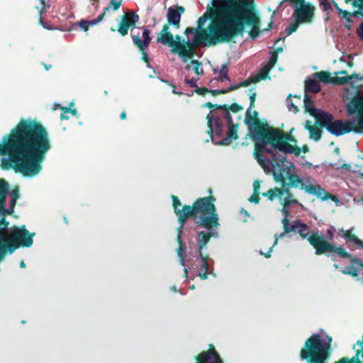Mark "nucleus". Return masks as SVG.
Instances as JSON below:
<instances>
[{
  "label": "nucleus",
  "mask_w": 363,
  "mask_h": 363,
  "mask_svg": "<svg viewBox=\"0 0 363 363\" xmlns=\"http://www.w3.org/2000/svg\"><path fill=\"white\" fill-rule=\"evenodd\" d=\"M235 0H211L206 12L198 19V28L188 27L184 32L186 38L179 35L173 36L169 26H163L157 41L171 48L184 63L195 52L200 45L217 44L230 41L233 37L242 35L244 24L251 27L249 35L256 38L259 33V20L250 10L234 4Z\"/></svg>",
  "instance_id": "nucleus-1"
},
{
  "label": "nucleus",
  "mask_w": 363,
  "mask_h": 363,
  "mask_svg": "<svg viewBox=\"0 0 363 363\" xmlns=\"http://www.w3.org/2000/svg\"><path fill=\"white\" fill-rule=\"evenodd\" d=\"M51 144L46 129L30 119H22L4 136L0 144V153L4 168H11L24 176L38 175L42 170V163Z\"/></svg>",
  "instance_id": "nucleus-2"
},
{
  "label": "nucleus",
  "mask_w": 363,
  "mask_h": 363,
  "mask_svg": "<svg viewBox=\"0 0 363 363\" xmlns=\"http://www.w3.org/2000/svg\"><path fill=\"white\" fill-rule=\"evenodd\" d=\"M174 213L178 217L179 227L178 228L177 242L179 248L177 250L179 263L184 267V277H188L190 268L185 264L186 248L182 240V233L184 225L190 216H194L196 224V245L198 247V256L191 260L188 259L191 268L197 272V276L201 279H207L209 273L208 257H203L202 250L205 249L211 238L219 236L216 228L220 225L218 215L216 213V206L213 203L215 199L213 196H207L199 199L193 205L182 206L180 201L175 196H172Z\"/></svg>",
  "instance_id": "nucleus-3"
},
{
  "label": "nucleus",
  "mask_w": 363,
  "mask_h": 363,
  "mask_svg": "<svg viewBox=\"0 0 363 363\" xmlns=\"http://www.w3.org/2000/svg\"><path fill=\"white\" fill-rule=\"evenodd\" d=\"M252 137L255 142V157L258 163L265 171L264 163L280 164L289 162L286 160V154H294L296 156L301 152H307L308 147L303 145L302 148L294 146L286 142L280 141L282 139L292 140L289 135H284L281 130L262 127L259 130L254 129Z\"/></svg>",
  "instance_id": "nucleus-4"
},
{
  "label": "nucleus",
  "mask_w": 363,
  "mask_h": 363,
  "mask_svg": "<svg viewBox=\"0 0 363 363\" xmlns=\"http://www.w3.org/2000/svg\"><path fill=\"white\" fill-rule=\"evenodd\" d=\"M9 184L3 179H0V261L3 259L6 252L11 254L18 247H29L33 245V237L24 225L15 228L11 235L6 233L9 223L4 220L6 214L11 213L18 199V189L10 192L11 202L9 208H6L5 199L9 194Z\"/></svg>",
  "instance_id": "nucleus-5"
},
{
  "label": "nucleus",
  "mask_w": 363,
  "mask_h": 363,
  "mask_svg": "<svg viewBox=\"0 0 363 363\" xmlns=\"http://www.w3.org/2000/svg\"><path fill=\"white\" fill-rule=\"evenodd\" d=\"M267 174L272 173L276 182H280L283 186H287L293 188H300L306 193L316 196L323 201L331 199L333 201H337L335 196L330 195L319 184H313V179L311 177L306 176L301 177L296 174L294 164L292 162L275 164L264 163Z\"/></svg>",
  "instance_id": "nucleus-6"
},
{
  "label": "nucleus",
  "mask_w": 363,
  "mask_h": 363,
  "mask_svg": "<svg viewBox=\"0 0 363 363\" xmlns=\"http://www.w3.org/2000/svg\"><path fill=\"white\" fill-rule=\"evenodd\" d=\"M206 106L214 108L216 105L208 103ZM208 125L211 133V140L217 145H227L238 138L237 125L233 124L226 105L217 106L207 116Z\"/></svg>",
  "instance_id": "nucleus-7"
},
{
  "label": "nucleus",
  "mask_w": 363,
  "mask_h": 363,
  "mask_svg": "<svg viewBox=\"0 0 363 363\" xmlns=\"http://www.w3.org/2000/svg\"><path fill=\"white\" fill-rule=\"evenodd\" d=\"M343 96L350 99L345 104L347 115L352 116L356 114V116L345 122L341 120L332 122L330 125H328L327 130L335 136L352 131L363 133V96L356 91L352 98H349L346 94Z\"/></svg>",
  "instance_id": "nucleus-8"
},
{
  "label": "nucleus",
  "mask_w": 363,
  "mask_h": 363,
  "mask_svg": "<svg viewBox=\"0 0 363 363\" xmlns=\"http://www.w3.org/2000/svg\"><path fill=\"white\" fill-rule=\"evenodd\" d=\"M332 337L321 332L307 339L301 351V358L307 363H325L329 357Z\"/></svg>",
  "instance_id": "nucleus-9"
},
{
  "label": "nucleus",
  "mask_w": 363,
  "mask_h": 363,
  "mask_svg": "<svg viewBox=\"0 0 363 363\" xmlns=\"http://www.w3.org/2000/svg\"><path fill=\"white\" fill-rule=\"evenodd\" d=\"M263 196L273 201L279 199L280 203L283 206L281 212L284 216L282 219L284 229L286 232H291V226L289 223L288 216L289 213V207L292 204H298V201L291 199V195L287 189H281L277 187L268 190L263 194Z\"/></svg>",
  "instance_id": "nucleus-10"
},
{
  "label": "nucleus",
  "mask_w": 363,
  "mask_h": 363,
  "mask_svg": "<svg viewBox=\"0 0 363 363\" xmlns=\"http://www.w3.org/2000/svg\"><path fill=\"white\" fill-rule=\"evenodd\" d=\"M303 237L307 238L308 241L315 249L316 255L330 252L336 253L340 257H351V255L344 247H336L323 240V236L318 230L313 231Z\"/></svg>",
  "instance_id": "nucleus-11"
},
{
  "label": "nucleus",
  "mask_w": 363,
  "mask_h": 363,
  "mask_svg": "<svg viewBox=\"0 0 363 363\" xmlns=\"http://www.w3.org/2000/svg\"><path fill=\"white\" fill-rule=\"evenodd\" d=\"M295 2L294 11L292 18L301 23L312 22L314 16L315 7L304 0H294Z\"/></svg>",
  "instance_id": "nucleus-12"
},
{
  "label": "nucleus",
  "mask_w": 363,
  "mask_h": 363,
  "mask_svg": "<svg viewBox=\"0 0 363 363\" xmlns=\"http://www.w3.org/2000/svg\"><path fill=\"white\" fill-rule=\"evenodd\" d=\"M139 18L135 14H125L122 18L118 29V33L121 35L128 34V30L130 28L135 27V23L138 21Z\"/></svg>",
  "instance_id": "nucleus-13"
},
{
  "label": "nucleus",
  "mask_w": 363,
  "mask_h": 363,
  "mask_svg": "<svg viewBox=\"0 0 363 363\" xmlns=\"http://www.w3.org/2000/svg\"><path fill=\"white\" fill-rule=\"evenodd\" d=\"M196 363H222L218 354L213 350L203 352L195 357Z\"/></svg>",
  "instance_id": "nucleus-14"
},
{
  "label": "nucleus",
  "mask_w": 363,
  "mask_h": 363,
  "mask_svg": "<svg viewBox=\"0 0 363 363\" xmlns=\"http://www.w3.org/2000/svg\"><path fill=\"white\" fill-rule=\"evenodd\" d=\"M184 9L180 7H169L167 11V21L168 25L176 26L179 27V23L181 21V16L184 13Z\"/></svg>",
  "instance_id": "nucleus-15"
},
{
  "label": "nucleus",
  "mask_w": 363,
  "mask_h": 363,
  "mask_svg": "<svg viewBox=\"0 0 363 363\" xmlns=\"http://www.w3.org/2000/svg\"><path fill=\"white\" fill-rule=\"evenodd\" d=\"M142 38L143 40H141L138 35H133L132 37L134 45H135L140 50H145L150 43L151 37L148 29L145 28L143 30Z\"/></svg>",
  "instance_id": "nucleus-16"
},
{
  "label": "nucleus",
  "mask_w": 363,
  "mask_h": 363,
  "mask_svg": "<svg viewBox=\"0 0 363 363\" xmlns=\"http://www.w3.org/2000/svg\"><path fill=\"white\" fill-rule=\"evenodd\" d=\"M277 63V57L273 55L270 57L269 62L261 69L259 74L254 77L252 79V82H257L267 78L269 72L273 68Z\"/></svg>",
  "instance_id": "nucleus-17"
},
{
  "label": "nucleus",
  "mask_w": 363,
  "mask_h": 363,
  "mask_svg": "<svg viewBox=\"0 0 363 363\" xmlns=\"http://www.w3.org/2000/svg\"><path fill=\"white\" fill-rule=\"evenodd\" d=\"M363 270V262L357 259H351V264L347 268L342 271V274H350L354 277L358 276L359 272Z\"/></svg>",
  "instance_id": "nucleus-18"
},
{
  "label": "nucleus",
  "mask_w": 363,
  "mask_h": 363,
  "mask_svg": "<svg viewBox=\"0 0 363 363\" xmlns=\"http://www.w3.org/2000/svg\"><path fill=\"white\" fill-rule=\"evenodd\" d=\"M313 112H315L313 116L316 118L318 123L327 129L328 125H330L333 122V116L321 111L320 109L313 110Z\"/></svg>",
  "instance_id": "nucleus-19"
},
{
  "label": "nucleus",
  "mask_w": 363,
  "mask_h": 363,
  "mask_svg": "<svg viewBox=\"0 0 363 363\" xmlns=\"http://www.w3.org/2000/svg\"><path fill=\"white\" fill-rule=\"evenodd\" d=\"M193 55L194 54L187 58V62L184 63V69L186 71L193 70L197 76H201L203 72L201 63L195 60H192L191 61L189 60V58L193 56Z\"/></svg>",
  "instance_id": "nucleus-20"
},
{
  "label": "nucleus",
  "mask_w": 363,
  "mask_h": 363,
  "mask_svg": "<svg viewBox=\"0 0 363 363\" xmlns=\"http://www.w3.org/2000/svg\"><path fill=\"white\" fill-rule=\"evenodd\" d=\"M339 231L340 235L345 238L347 242H352L363 250V242L358 239L355 235H352L351 230H345L341 229Z\"/></svg>",
  "instance_id": "nucleus-21"
},
{
  "label": "nucleus",
  "mask_w": 363,
  "mask_h": 363,
  "mask_svg": "<svg viewBox=\"0 0 363 363\" xmlns=\"http://www.w3.org/2000/svg\"><path fill=\"white\" fill-rule=\"evenodd\" d=\"M320 90L318 83L313 79H308L305 82V94L308 92L318 93Z\"/></svg>",
  "instance_id": "nucleus-22"
},
{
  "label": "nucleus",
  "mask_w": 363,
  "mask_h": 363,
  "mask_svg": "<svg viewBox=\"0 0 363 363\" xmlns=\"http://www.w3.org/2000/svg\"><path fill=\"white\" fill-rule=\"evenodd\" d=\"M308 227L306 224L303 223H301L300 221H296L294 224L291 225V232H297L298 233L301 234L302 236V238H305L303 236L306 235L303 233L308 230ZM318 230H315V231H317ZM313 230L310 231L309 233H306V235L310 234Z\"/></svg>",
  "instance_id": "nucleus-23"
},
{
  "label": "nucleus",
  "mask_w": 363,
  "mask_h": 363,
  "mask_svg": "<svg viewBox=\"0 0 363 363\" xmlns=\"http://www.w3.org/2000/svg\"><path fill=\"white\" fill-rule=\"evenodd\" d=\"M305 128L308 130L311 139L317 141L320 138V129L315 125H311L309 121H306Z\"/></svg>",
  "instance_id": "nucleus-24"
},
{
  "label": "nucleus",
  "mask_w": 363,
  "mask_h": 363,
  "mask_svg": "<svg viewBox=\"0 0 363 363\" xmlns=\"http://www.w3.org/2000/svg\"><path fill=\"white\" fill-rule=\"evenodd\" d=\"M362 347V353L361 354V351L357 350L355 354V356L351 359L347 357L342 358L338 362L335 363H363V345Z\"/></svg>",
  "instance_id": "nucleus-25"
},
{
  "label": "nucleus",
  "mask_w": 363,
  "mask_h": 363,
  "mask_svg": "<svg viewBox=\"0 0 363 363\" xmlns=\"http://www.w3.org/2000/svg\"><path fill=\"white\" fill-rule=\"evenodd\" d=\"M103 19V15L99 16L96 18L91 21L82 20L77 23V25L84 31L88 30L89 26H93L101 22Z\"/></svg>",
  "instance_id": "nucleus-26"
},
{
  "label": "nucleus",
  "mask_w": 363,
  "mask_h": 363,
  "mask_svg": "<svg viewBox=\"0 0 363 363\" xmlns=\"http://www.w3.org/2000/svg\"><path fill=\"white\" fill-rule=\"evenodd\" d=\"M303 101L306 111L309 112L310 114L313 116L315 113L313 112V110H318L319 108L313 107V101L308 94H305Z\"/></svg>",
  "instance_id": "nucleus-27"
},
{
  "label": "nucleus",
  "mask_w": 363,
  "mask_h": 363,
  "mask_svg": "<svg viewBox=\"0 0 363 363\" xmlns=\"http://www.w3.org/2000/svg\"><path fill=\"white\" fill-rule=\"evenodd\" d=\"M257 116V112L252 111V107L249 106L246 112V116L245 118V123L249 125L253 124V121Z\"/></svg>",
  "instance_id": "nucleus-28"
},
{
  "label": "nucleus",
  "mask_w": 363,
  "mask_h": 363,
  "mask_svg": "<svg viewBox=\"0 0 363 363\" xmlns=\"http://www.w3.org/2000/svg\"><path fill=\"white\" fill-rule=\"evenodd\" d=\"M122 1L123 0H111L109 6L104 9V12L101 14L103 15V17L110 11V9H112L113 11L118 10L122 4Z\"/></svg>",
  "instance_id": "nucleus-29"
},
{
  "label": "nucleus",
  "mask_w": 363,
  "mask_h": 363,
  "mask_svg": "<svg viewBox=\"0 0 363 363\" xmlns=\"http://www.w3.org/2000/svg\"><path fill=\"white\" fill-rule=\"evenodd\" d=\"M313 77L319 81L323 82H330L331 78L330 74L327 72L321 71L313 74Z\"/></svg>",
  "instance_id": "nucleus-30"
},
{
  "label": "nucleus",
  "mask_w": 363,
  "mask_h": 363,
  "mask_svg": "<svg viewBox=\"0 0 363 363\" xmlns=\"http://www.w3.org/2000/svg\"><path fill=\"white\" fill-rule=\"evenodd\" d=\"M288 233L289 232H286L284 230V232L281 233L279 235H278L277 234H275V235H274L275 240H274V244H273L272 247H271L269 248V251L267 253H264L262 251H260L259 254L264 255V257H267V258L270 257H271V252L272 251L273 247H274L277 244L279 238H284L286 235V234Z\"/></svg>",
  "instance_id": "nucleus-31"
},
{
  "label": "nucleus",
  "mask_w": 363,
  "mask_h": 363,
  "mask_svg": "<svg viewBox=\"0 0 363 363\" xmlns=\"http://www.w3.org/2000/svg\"><path fill=\"white\" fill-rule=\"evenodd\" d=\"M345 1L352 2L353 6L359 9V11H357V13H353L352 16H355L359 13L363 16V0H345Z\"/></svg>",
  "instance_id": "nucleus-32"
},
{
  "label": "nucleus",
  "mask_w": 363,
  "mask_h": 363,
  "mask_svg": "<svg viewBox=\"0 0 363 363\" xmlns=\"http://www.w3.org/2000/svg\"><path fill=\"white\" fill-rule=\"evenodd\" d=\"M300 24H301V23H299L298 21L294 19V21L291 22L289 26L285 29L286 35H291L294 32H295L297 30Z\"/></svg>",
  "instance_id": "nucleus-33"
},
{
  "label": "nucleus",
  "mask_w": 363,
  "mask_h": 363,
  "mask_svg": "<svg viewBox=\"0 0 363 363\" xmlns=\"http://www.w3.org/2000/svg\"><path fill=\"white\" fill-rule=\"evenodd\" d=\"M346 80L347 84L354 86L357 81L363 80V77L359 74H354L350 76H346Z\"/></svg>",
  "instance_id": "nucleus-34"
},
{
  "label": "nucleus",
  "mask_w": 363,
  "mask_h": 363,
  "mask_svg": "<svg viewBox=\"0 0 363 363\" xmlns=\"http://www.w3.org/2000/svg\"><path fill=\"white\" fill-rule=\"evenodd\" d=\"M330 83H333L335 84H347L346 76L345 77H332L330 80Z\"/></svg>",
  "instance_id": "nucleus-35"
},
{
  "label": "nucleus",
  "mask_w": 363,
  "mask_h": 363,
  "mask_svg": "<svg viewBox=\"0 0 363 363\" xmlns=\"http://www.w3.org/2000/svg\"><path fill=\"white\" fill-rule=\"evenodd\" d=\"M291 95H289L287 98V107L289 111H292L294 113L298 112V108L296 106L294 105V104L292 102L291 99Z\"/></svg>",
  "instance_id": "nucleus-36"
},
{
  "label": "nucleus",
  "mask_w": 363,
  "mask_h": 363,
  "mask_svg": "<svg viewBox=\"0 0 363 363\" xmlns=\"http://www.w3.org/2000/svg\"><path fill=\"white\" fill-rule=\"evenodd\" d=\"M333 5L337 10L340 15H342L343 18H346L348 21H350V14L346 11L342 10L337 5V4L335 1H333Z\"/></svg>",
  "instance_id": "nucleus-37"
},
{
  "label": "nucleus",
  "mask_w": 363,
  "mask_h": 363,
  "mask_svg": "<svg viewBox=\"0 0 363 363\" xmlns=\"http://www.w3.org/2000/svg\"><path fill=\"white\" fill-rule=\"evenodd\" d=\"M320 6L324 11H328L332 9L331 4L328 0H319Z\"/></svg>",
  "instance_id": "nucleus-38"
},
{
  "label": "nucleus",
  "mask_w": 363,
  "mask_h": 363,
  "mask_svg": "<svg viewBox=\"0 0 363 363\" xmlns=\"http://www.w3.org/2000/svg\"><path fill=\"white\" fill-rule=\"evenodd\" d=\"M228 67L226 65H223L220 69V75L223 77L225 79L230 81V79L228 75Z\"/></svg>",
  "instance_id": "nucleus-39"
},
{
  "label": "nucleus",
  "mask_w": 363,
  "mask_h": 363,
  "mask_svg": "<svg viewBox=\"0 0 363 363\" xmlns=\"http://www.w3.org/2000/svg\"><path fill=\"white\" fill-rule=\"evenodd\" d=\"M197 80H198L197 79H194V78L189 79L187 77H186L184 79V82L191 87L198 88L197 84H196Z\"/></svg>",
  "instance_id": "nucleus-40"
},
{
  "label": "nucleus",
  "mask_w": 363,
  "mask_h": 363,
  "mask_svg": "<svg viewBox=\"0 0 363 363\" xmlns=\"http://www.w3.org/2000/svg\"><path fill=\"white\" fill-rule=\"evenodd\" d=\"M40 4H42L41 9L40 10V15L41 16L43 13L46 12L47 9L50 8V4L48 1L46 0H39Z\"/></svg>",
  "instance_id": "nucleus-41"
},
{
  "label": "nucleus",
  "mask_w": 363,
  "mask_h": 363,
  "mask_svg": "<svg viewBox=\"0 0 363 363\" xmlns=\"http://www.w3.org/2000/svg\"><path fill=\"white\" fill-rule=\"evenodd\" d=\"M56 106L60 108L63 113L61 114V119L62 120H64V119H66L67 120L69 118V117L66 115L67 113H69V108H65V107H61L60 104H55Z\"/></svg>",
  "instance_id": "nucleus-42"
},
{
  "label": "nucleus",
  "mask_w": 363,
  "mask_h": 363,
  "mask_svg": "<svg viewBox=\"0 0 363 363\" xmlns=\"http://www.w3.org/2000/svg\"><path fill=\"white\" fill-rule=\"evenodd\" d=\"M259 200V194L257 192H253V194L249 198V201L251 203H258Z\"/></svg>",
  "instance_id": "nucleus-43"
},
{
  "label": "nucleus",
  "mask_w": 363,
  "mask_h": 363,
  "mask_svg": "<svg viewBox=\"0 0 363 363\" xmlns=\"http://www.w3.org/2000/svg\"><path fill=\"white\" fill-rule=\"evenodd\" d=\"M250 84V82H249V81L246 80V81H244V82H241V83H240V84H236L235 86H233V87L230 88V89H228V91H230V90H233V89H237V88L240 87V86H248Z\"/></svg>",
  "instance_id": "nucleus-44"
},
{
  "label": "nucleus",
  "mask_w": 363,
  "mask_h": 363,
  "mask_svg": "<svg viewBox=\"0 0 363 363\" xmlns=\"http://www.w3.org/2000/svg\"><path fill=\"white\" fill-rule=\"evenodd\" d=\"M230 109L234 112V113H238L239 111H240L242 109L241 106L236 104H232L230 106Z\"/></svg>",
  "instance_id": "nucleus-45"
},
{
  "label": "nucleus",
  "mask_w": 363,
  "mask_h": 363,
  "mask_svg": "<svg viewBox=\"0 0 363 363\" xmlns=\"http://www.w3.org/2000/svg\"><path fill=\"white\" fill-rule=\"evenodd\" d=\"M260 182L259 181H255L253 183L254 192H257L259 194Z\"/></svg>",
  "instance_id": "nucleus-46"
},
{
  "label": "nucleus",
  "mask_w": 363,
  "mask_h": 363,
  "mask_svg": "<svg viewBox=\"0 0 363 363\" xmlns=\"http://www.w3.org/2000/svg\"><path fill=\"white\" fill-rule=\"evenodd\" d=\"M255 97H256V93L255 92H251L250 94V107H253L254 103H255Z\"/></svg>",
  "instance_id": "nucleus-47"
},
{
  "label": "nucleus",
  "mask_w": 363,
  "mask_h": 363,
  "mask_svg": "<svg viewBox=\"0 0 363 363\" xmlns=\"http://www.w3.org/2000/svg\"><path fill=\"white\" fill-rule=\"evenodd\" d=\"M335 230V229L333 226H331L329 229H328L327 233L329 236L330 240H332L333 238V233H334Z\"/></svg>",
  "instance_id": "nucleus-48"
},
{
  "label": "nucleus",
  "mask_w": 363,
  "mask_h": 363,
  "mask_svg": "<svg viewBox=\"0 0 363 363\" xmlns=\"http://www.w3.org/2000/svg\"><path fill=\"white\" fill-rule=\"evenodd\" d=\"M357 34L360 39L363 40V23H362L357 30Z\"/></svg>",
  "instance_id": "nucleus-49"
},
{
  "label": "nucleus",
  "mask_w": 363,
  "mask_h": 363,
  "mask_svg": "<svg viewBox=\"0 0 363 363\" xmlns=\"http://www.w3.org/2000/svg\"><path fill=\"white\" fill-rule=\"evenodd\" d=\"M74 106V102H71L69 104V107H68L69 108V112L73 115V116H77V109L75 108H73L72 109L71 107H72Z\"/></svg>",
  "instance_id": "nucleus-50"
},
{
  "label": "nucleus",
  "mask_w": 363,
  "mask_h": 363,
  "mask_svg": "<svg viewBox=\"0 0 363 363\" xmlns=\"http://www.w3.org/2000/svg\"><path fill=\"white\" fill-rule=\"evenodd\" d=\"M142 52V60L146 62H147V60H148V55H147V52L145 51V50H140Z\"/></svg>",
  "instance_id": "nucleus-51"
},
{
  "label": "nucleus",
  "mask_w": 363,
  "mask_h": 363,
  "mask_svg": "<svg viewBox=\"0 0 363 363\" xmlns=\"http://www.w3.org/2000/svg\"><path fill=\"white\" fill-rule=\"evenodd\" d=\"M283 51V48L281 47H277L276 48V50H274V52L272 54L271 56H273V55H276V57H277V55L281 53V52Z\"/></svg>",
  "instance_id": "nucleus-52"
},
{
  "label": "nucleus",
  "mask_w": 363,
  "mask_h": 363,
  "mask_svg": "<svg viewBox=\"0 0 363 363\" xmlns=\"http://www.w3.org/2000/svg\"><path fill=\"white\" fill-rule=\"evenodd\" d=\"M196 91L197 93H199V94H201V95H204L205 93L208 91V89H199V88H197Z\"/></svg>",
  "instance_id": "nucleus-53"
},
{
  "label": "nucleus",
  "mask_w": 363,
  "mask_h": 363,
  "mask_svg": "<svg viewBox=\"0 0 363 363\" xmlns=\"http://www.w3.org/2000/svg\"><path fill=\"white\" fill-rule=\"evenodd\" d=\"M303 165L306 166L308 168H311L313 167V164L309 162H306L303 163Z\"/></svg>",
  "instance_id": "nucleus-54"
},
{
  "label": "nucleus",
  "mask_w": 363,
  "mask_h": 363,
  "mask_svg": "<svg viewBox=\"0 0 363 363\" xmlns=\"http://www.w3.org/2000/svg\"><path fill=\"white\" fill-rule=\"evenodd\" d=\"M240 213L244 214L245 216H249V213H247V211L243 208L241 209Z\"/></svg>",
  "instance_id": "nucleus-55"
},
{
  "label": "nucleus",
  "mask_w": 363,
  "mask_h": 363,
  "mask_svg": "<svg viewBox=\"0 0 363 363\" xmlns=\"http://www.w3.org/2000/svg\"><path fill=\"white\" fill-rule=\"evenodd\" d=\"M120 117H121V119H125L126 118V113H125V112H124V111L122 112L121 113Z\"/></svg>",
  "instance_id": "nucleus-56"
},
{
  "label": "nucleus",
  "mask_w": 363,
  "mask_h": 363,
  "mask_svg": "<svg viewBox=\"0 0 363 363\" xmlns=\"http://www.w3.org/2000/svg\"><path fill=\"white\" fill-rule=\"evenodd\" d=\"M240 1L246 5H247L250 3V0H240Z\"/></svg>",
  "instance_id": "nucleus-57"
},
{
  "label": "nucleus",
  "mask_w": 363,
  "mask_h": 363,
  "mask_svg": "<svg viewBox=\"0 0 363 363\" xmlns=\"http://www.w3.org/2000/svg\"><path fill=\"white\" fill-rule=\"evenodd\" d=\"M335 74L336 75H337V74H347V71H340V72H335Z\"/></svg>",
  "instance_id": "nucleus-58"
},
{
  "label": "nucleus",
  "mask_w": 363,
  "mask_h": 363,
  "mask_svg": "<svg viewBox=\"0 0 363 363\" xmlns=\"http://www.w3.org/2000/svg\"><path fill=\"white\" fill-rule=\"evenodd\" d=\"M172 92L175 94H179V95H181L182 94V92L177 91L174 88L172 89Z\"/></svg>",
  "instance_id": "nucleus-59"
},
{
  "label": "nucleus",
  "mask_w": 363,
  "mask_h": 363,
  "mask_svg": "<svg viewBox=\"0 0 363 363\" xmlns=\"http://www.w3.org/2000/svg\"><path fill=\"white\" fill-rule=\"evenodd\" d=\"M284 39H285V38H280L277 39V40L275 41V45H277V44L279 41H281V40L284 41Z\"/></svg>",
  "instance_id": "nucleus-60"
},
{
  "label": "nucleus",
  "mask_w": 363,
  "mask_h": 363,
  "mask_svg": "<svg viewBox=\"0 0 363 363\" xmlns=\"http://www.w3.org/2000/svg\"><path fill=\"white\" fill-rule=\"evenodd\" d=\"M40 23L45 28L50 29V28L47 26V24H44L42 21H40Z\"/></svg>",
  "instance_id": "nucleus-61"
},
{
  "label": "nucleus",
  "mask_w": 363,
  "mask_h": 363,
  "mask_svg": "<svg viewBox=\"0 0 363 363\" xmlns=\"http://www.w3.org/2000/svg\"><path fill=\"white\" fill-rule=\"evenodd\" d=\"M20 266H21V267H26V264H25V263H24L23 262H21L20 263Z\"/></svg>",
  "instance_id": "nucleus-62"
},
{
  "label": "nucleus",
  "mask_w": 363,
  "mask_h": 363,
  "mask_svg": "<svg viewBox=\"0 0 363 363\" xmlns=\"http://www.w3.org/2000/svg\"><path fill=\"white\" fill-rule=\"evenodd\" d=\"M50 67H51V65H49V66L45 65V69H47V70H48Z\"/></svg>",
  "instance_id": "nucleus-63"
},
{
  "label": "nucleus",
  "mask_w": 363,
  "mask_h": 363,
  "mask_svg": "<svg viewBox=\"0 0 363 363\" xmlns=\"http://www.w3.org/2000/svg\"><path fill=\"white\" fill-rule=\"evenodd\" d=\"M334 267H335V269H337V268H338V265H337V264H334Z\"/></svg>",
  "instance_id": "nucleus-64"
}]
</instances>
